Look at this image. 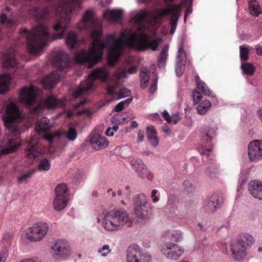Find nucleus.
I'll use <instances>...</instances> for the list:
<instances>
[{
	"label": "nucleus",
	"instance_id": "1",
	"mask_svg": "<svg viewBox=\"0 0 262 262\" xmlns=\"http://www.w3.org/2000/svg\"><path fill=\"white\" fill-rule=\"evenodd\" d=\"M148 34L141 33L139 39V34L126 29L120 32V37L117 38L114 34H108L105 39L107 44L109 46L108 59L112 64L116 63L121 56V53L125 45L135 48L140 51L150 49L156 51L159 43L157 39L151 41L148 40Z\"/></svg>",
	"mask_w": 262,
	"mask_h": 262
},
{
	"label": "nucleus",
	"instance_id": "2",
	"mask_svg": "<svg viewBox=\"0 0 262 262\" xmlns=\"http://www.w3.org/2000/svg\"><path fill=\"white\" fill-rule=\"evenodd\" d=\"M7 116H4V121L5 126L10 132L4 137L3 148L0 149V157L14 152L20 146L21 140L18 126L14 123L21 116V113L18 106L14 103L11 102L6 107Z\"/></svg>",
	"mask_w": 262,
	"mask_h": 262
},
{
	"label": "nucleus",
	"instance_id": "3",
	"mask_svg": "<svg viewBox=\"0 0 262 262\" xmlns=\"http://www.w3.org/2000/svg\"><path fill=\"white\" fill-rule=\"evenodd\" d=\"M19 100L34 114H39L45 109L53 110L63 105L62 101L53 95L47 96L43 100L38 102L35 95V87L23 88L19 93Z\"/></svg>",
	"mask_w": 262,
	"mask_h": 262
},
{
	"label": "nucleus",
	"instance_id": "4",
	"mask_svg": "<svg viewBox=\"0 0 262 262\" xmlns=\"http://www.w3.org/2000/svg\"><path fill=\"white\" fill-rule=\"evenodd\" d=\"M102 34L101 29L92 31L91 37L93 40L92 46L89 51L81 50L76 53L75 60L77 63L85 64L88 63V68H92L101 61L106 47L105 43L99 38Z\"/></svg>",
	"mask_w": 262,
	"mask_h": 262
},
{
	"label": "nucleus",
	"instance_id": "5",
	"mask_svg": "<svg viewBox=\"0 0 262 262\" xmlns=\"http://www.w3.org/2000/svg\"><path fill=\"white\" fill-rule=\"evenodd\" d=\"M80 0H61L56 10L57 23L53 25L54 31H61L53 35V39L63 37L72 16L81 9Z\"/></svg>",
	"mask_w": 262,
	"mask_h": 262
},
{
	"label": "nucleus",
	"instance_id": "6",
	"mask_svg": "<svg viewBox=\"0 0 262 262\" xmlns=\"http://www.w3.org/2000/svg\"><path fill=\"white\" fill-rule=\"evenodd\" d=\"M20 33L26 34L27 48L32 54H36L42 50L50 37L48 27L43 24L35 27L31 31L24 29Z\"/></svg>",
	"mask_w": 262,
	"mask_h": 262
},
{
	"label": "nucleus",
	"instance_id": "7",
	"mask_svg": "<svg viewBox=\"0 0 262 262\" xmlns=\"http://www.w3.org/2000/svg\"><path fill=\"white\" fill-rule=\"evenodd\" d=\"M129 221V215L124 210H112L105 215L103 226L108 231L120 229Z\"/></svg>",
	"mask_w": 262,
	"mask_h": 262
},
{
	"label": "nucleus",
	"instance_id": "8",
	"mask_svg": "<svg viewBox=\"0 0 262 262\" xmlns=\"http://www.w3.org/2000/svg\"><path fill=\"white\" fill-rule=\"evenodd\" d=\"M108 77V72L105 68H97L94 69L89 75L87 80L81 82L80 86L76 89L73 93V97L78 98L84 92L92 89L96 79L106 80Z\"/></svg>",
	"mask_w": 262,
	"mask_h": 262
},
{
	"label": "nucleus",
	"instance_id": "9",
	"mask_svg": "<svg viewBox=\"0 0 262 262\" xmlns=\"http://www.w3.org/2000/svg\"><path fill=\"white\" fill-rule=\"evenodd\" d=\"M254 242L253 237L247 233H241L237 241L232 243L230 250L234 259L237 260L243 259L246 255V249L248 246Z\"/></svg>",
	"mask_w": 262,
	"mask_h": 262
},
{
	"label": "nucleus",
	"instance_id": "10",
	"mask_svg": "<svg viewBox=\"0 0 262 262\" xmlns=\"http://www.w3.org/2000/svg\"><path fill=\"white\" fill-rule=\"evenodd\" d=\"M133 208L135 215L140 219H144L151 210V205L148 203L143 193L136 194L134 197Z\"/></svg>",
	"mask_w": 262,
	"mask_h": 262
},
{
	"label": "nucleus",
	"instance_id": "11",
	"mask_svg": "<svg viewBox=\"0 0 262 262\" xmlns=\"http://www.w3.org/2000/svg\"><path fill=\"white\" fill-rule=\"evenodd\" d=\"M49 226L45 222H38L26 230L27 238L33 242L41 241L47 234Z\"/></svg>",
	"mask_w": 262,
	"mask_h": 262
},
{
	"label": "nucleus",
	"instance_id": "12",
	"mask_svg": "<svg viewBox=\"0 0 262 262\" xmlns=\"http://www.w3.org/2000/svg\"><path fill=\"white\" fill-rule=\"evenodd\" d=\"M217 128L214 126H207L201 133L202 140L204 143H206L208 145L204 146L202 148H199V151L203 155H206L208 157L209 152L212 150L213 145L211 143L212 140L216 136Z\"/></svg>",
	"mask_w": 262,
	"mask_h": 262
},
{
	"label": "nucleus",
	"instance_id": "13",
	"mask_svg": "<svg viewBox=\"0 0 262 262\" xmlns=\"http://www.w3.org/2000/svg\"><path fill=\"white\" fill-rule=\"evenodd\" d=\"M55 193L56 196L53 203L54 209L56 211H61L67 206L69 200L66 184H58L55 189Z\"/></svg>",
	"mask_w": 262,
	"mask_h": 262
},
{
	"label": "nucleus",
	"instance_id": "14",
	"mask_svg": "<svg viewBox=\"0 0 262 262\" xmlns=\"http://www.w3.org/2000/svg\"><path fill=\"white\" fill-rule=\"evenodd\" d=\"M52 127L49 119L46 117L41 118L36 123V130L39 134L44 133L43 138L47 141L51 142L55 137H59L58 133L52 134L50 130Z\"/></svg>",
	"mask_w": 262,
	"mask_h": 262
},
{
	"label": "nucleus",
	"instance_id": "15",
	"mask_svg": "<svg viewBox=\"0 0 262 262\" xmlns=\"http://www.w3.org/2000/svg\"><path fill=\"white\" fill-rule=\"evenodd\" d=\"M53 255L56 259H67L71 254V248L65 239L57 241L52 247Z\"/></svg>",
	"mask_w": 262,
	"mask_h": 262
},
{
	"label": "nucleus",
	"instance_id": "16",
	"mask_svg": "<svg viewBox=\"0 0 262 262\" xmlns=\"http://www.w3.org/2000/svg\"><path fill=\"white\" fill-rule=\"evenodd\" d=\"M151 256L141 252L137 246L128 247L127 250V262H150Z\"/></svg>",
	"mask_w": 262,
	"mask_h": 262
},
{
	"label": "nucleus",
	"instance_id": "17",
	"mask_svg": "<svg viewBox=\"0 0 262 262\" xmlns=\"http://www.w3.org/2000/svg\"><path fill=\"white\" fill-rule=\"evenodd\" d=\"M162 251L168 258L177 260L183 255L184 250L183 247L177 244L167 243L163 247Z\"/></svg>",
	"mask_w": 262,
	"mask_h": 262
},
{
	"label": "nucleus",
	"instance_id": "18",
	"mask_svg": "<svg viewBox=\"0 0 262 262\" xmlns=\"http://www.w3.org/2000/svg\"><path fill=\"white\" fill-rule=\"evenodd\" d=\"M130 163L132 168L137 172L140 178L142 179L146 178L149 180H151V174L148 171L146 166L141 159L133 158Z\"/></svg>",
	"mask_w": 262,
	"mask_h": 262
},
{
	"label": "nucleus",
	"instance_id": "19",
	"mask_svg": "<svg viewBox=\"0 0 262 262\" xmlns=\"http://www.w3.org/2000/svg\"><path fill=\"white\" fill-rule=\"evenodd\" d=\"M248 155L250 161L262 158V140H254L249 143Z\"/></svg>",
	"mask_w": 262,
	"mask_h": 262
},
{
	"label": "nucleus",
	"instance_id": "20",
	"mask_svg": "<svg viewBox=\"0 0 262 262\" xmlns=\"http://www.w3.org/2000/svg\"><path fill=\"white\" fill-rule=\"evenodd\" d=\"M97 19L94 16V12L87 10L84 13L79 28L81 30H89L96 27Z\"/></svg>",
	"mask_w": 262,
	"mask_h": 262
},
{
	"label": "nucleus",
	"instance_id": "21",
	"mask_svg": "<svg viewBox=\"0 0 262 262\" xmlns=\"http://www.w3.org/2000/svg\"><path fill=\"white\" fill-rule=\"evenodd\" d=\"M90 142L92 148L96 150L105 148L108 145V141L104 136L99 134L92 133L90 136Z\"/></svg>",
	"mask_w": 262,
	"mask_h": 262
},
{
	"label": "nucleus",
	"instance_id": "22",
	"mask_svg": "<svg viewBox=\"0 0 262 262\" xmlns=\"http://www.w3.org/2000/svg\"><path fill=\"white\" fill-rule=\"evenodd\" d=\"M53 64L60 70L69 68L70 62L68 54L62 51L58 52L54 57Z\"/></svg>",
	"mask_w": 262,
	"mask_h": 262
},
{
	"label": "nucleus",
	"instance_id": "23",
	"mask_svg": "<svg viewBox=\"0 0 262 262\" xmlns=\"http://www.w3.org/2000/svg\"><path fill=\"white\" fill-rule=\"evenodd\" d=\"M60 78V76L58 73L52 72L42 79L41 83L46 90L52 89L59 81Z\"/></svg>",
	"mask_w": 262,
	"mask_h": 262
},
{
	"label": "nucleus",
	"instance_id": "24",
	"mask_svg": "<svg viewBox=\"0 0 262 262\" xmlns=\"http://www.w3.org/2000/svg\"><path fill=\"white\" fill-rule=\"evenodd\" d=\"M41 152L38 143L34 142L33 139L29 142L27 148L25 150V156L29 159H33L38 157Z\"/></svg>",
	"mask_w": 262,
	"mask_h": 262
},
{
	"label": "nucleus",
	"instance_id": "25",
	"mask_svg": "<svg viewBox=\"0 0 262 262\" xmlns=\"http://www.w3.org/2000/svg\"><path fill=\"white\" fill-rule=\"evenodd\" d=\"M248 190L250 194L255 199L262 200V183L253 180L248 184Z\"/></svg>",
	"mask_w": 262,
	"mask_h": 262
},
{
	"label": "nucleus",
	"instance_id": "26",
	"mask_svg": "<svg viewBox=\"0 0 262 262\" xmlns=\"http://www.w3.org/2000/svg\"><path fill=\"white\" fill-rule=\"evenodd\" d=\"M15 51L13 49H10L9 51L5 53L4 60L3 61V66L7 68H15L17 62L14 58Z\"/></svg>",
	"mask_w": 262,
	"mask_h": 262
},
{
	"label": "nucleus",
	"instance_id": "27",
	"mask_svg": "<svg viewBox=\"0 0 262 262\" xmlns=\"http://www.w3.org/2000/svg\"><path fill=\"white\" fill-rule=\"evenodd\" d=\"M148 13L147 11H141L133 17L135 23L138 25L137 30L139 31H144L145 29L144 21L148 18Z\"/></svg>",
	"mask_w": 262,
	"mask_h": 262
},
{
	"label": "nucleus",
	"instance_id": "28",
	"mask_svg": "<svg viewBox=\"0 0 262 262\" xmlns=\"http://www.w3.org/2000/svg\"><path fill=\"white\" fill-rule=\"evenodd\" d=\"M33 14L36 19L39 22H41L49 18L51 15V12L48 7L42 9L36 8L34 10Z\"/></svg>",
	"mask_w": 262,
	"mask_h": 262
},
{
	"label": "nucleus",
	"instance_id": "29",
	"mask_svg": "<svg viewBox=\"0 0 262 262\" xmlns=\"http://www.w3.org/2000/svg\"><path fill=\"white\" fill-rule=\"evenodd\" d=\"M104 17L111 21L117 22L123 16V11L119 9L107 10L104 13Z\"/></svg>",
	"mask_w": 262,
	"mask_h": 262
},
{
	"label": "nucleus",
	"instance_id": "30",
	"mask_svg": "<svg viewBox=\"0 0 262 262\" xmlns=\"http://www.w3.org/2000/svg\"><path fill=\"white\" fill-rule=\"evenodd\" d=\"M11 77L9 74H4L0 76V94H4L9 90Z\"/></svg>",
	"mask_w": 262,
	"mask_h": 262
},
{
	"label": "nucleus",
	"instance_id": "31",
	"mask_svg": "<svg viewBox=\"0 0 262 262\" xmlns=\"http://www.w3.org/2000/svg\"><path fill=\"white\" fill-rule=\"evenodd\" d=\"M147 137L152 146L156 147L159 143L157 133L153 126H149L147 128Z\"/></svg>",
	"mask_w": 262,
	"mask_h": 262
},
{
	"label": "nucleus",
	"instance_id": "32",
	"mask_svg": "<svg viewBox=\"0 0 262 262\" xmlns=\"http://www.w3.org/2000/svg\"><path fill=\"white\" fill-rule=\"evenodd\" d=\"M169 47L165 45L162 49L158 58L157 66L159 68L165 67L168 58V51Z\"/></svg>",
	"mask_w": 262,
	"mask_h": 262
},
{
	"label": "nucleus",
	"instance_id": "33",
	"mask_svg": "<svg viewBox=\"0 0 262 262\" xmlns=\"http://www.w3.org/2000/svg\"><path fill=\"white\" fill-rule=\"evenodd\" d=\"M67 45L71 48H77L79 45L78 37L75 33L70 32L66 38Z\"/></svg>",
	"mask_w": 262,
	"mask_h": 262
},
{
	"label": "nucleus",
	"instance_id": "34",
	"mask_svg": "<svg viewBox=\"0 0 262 262\" xmlns=\"http://www.w3.org/2000/svg\"><path fill=\"white\" fill-rule=\"evenodd\" d=\"M215 196H211L204 201V208L207 211H214L217 208V201Z\"/></svg>",
	"mask_w": 262,
	"mask_h": 262
},
{
	"label": "nucleus",
	"instance_id": "35",
	"mask_svg": "<svg viewBox=\"0 0 262 262\" xmlns=\"http://www.w3.org/2000/svg\"><path fill=\"white\" fill-rule=\"evenodd\" d=\"M211 106V102L208 100H204L196 106L197 112L200 115H204L208 111Z\"/></svg>",
	"mask_w": 262,
	"mask_h": 262
},
{
	"label": "nucleus",
	"instance_id": "36",
	"mask_svg": "<svg viewBox=\"0 0 262 262\" xmlns=\"http://www.w3.org/2000/svg\"><path fill=\"white\" fill-rule=\"evenodd\" d=\"M140 85L142 89L147 87L149 80V75L148 73L146 71L142 70L140 74Z\"/></svg>",
	"mask_w": 262,
	"mask_h": 262
},
{
	"label": "nucleus",
	"instance_id": "37",
	"mask_svg": "<svg viewBox=\"0 0 262 262\" xmlns=\"http://www.w3.org/2000/svg\"><path fill=\"white\" fill-rule=\"evenodd\" d=\"M249 9L251 15L257 16L260 13V9L256 1H251L249 4Z\"/></svg>",
	"mask_w": 262,
	"mask_h": 262
},
{
	"label": "nucleus",
	"instance_id": "38",
	"mask_svg": "<svg viewBox=\"0 0 262 262\" xmlns=\"http://www.w3.org/2000/svg\"><path fill=\"white\" fill-rule=\"evenodd\" d=\"M241 68L243 72L247 75H251L255 72V68L254 66L250 63H242Z\"/></svg>",
	"mask_w": 262,
	"mask_h": 262
},
{
	"label": "nucleus",
	"instance_id": "39",
	"mask_svg": "<svg viewBox=\"0 0 262 262\" xmlns=\"http://www.w3.org/2000/svg\"><path fill=\"white\" fill-rule=\"evenodd\" d=\"M162 117L168 123H172L173 124H176L179 119L178 118V116L177 115H172L171 117L168 112L167 111H164L162 113Z\"/></svg>",
	"mask_w": 262,
	"mask_h": 262
},
{
	"label": "nucleus",
	"instance_id": "40",
	"mask_svg": "<svg viewBox=\"0 0 262 262\" xmlns=\"http://www.w3.org/2000/svg\"><path fill=\"white\" fill-rule=\"evenodd\" d=\"M195 80L198 89L201 91L203 94H206L208 89L205 82L200 79L198 75L195 76Z\"/></svg>",
	"mask_w": 262,
	"mask_h": 262
},
{
	"label": "nucleus",
	"instance_id": "41",
	"mask_svg": "<svg viewBox=\"0 0 262 262\" xmlns=\"http://www.w3.org/2000/svg\"><path fill=\"white\" fill-rule=\"evenodd\" d=\"M51 168L50 161L47 159L41 160L38 164V169L40 171H48Z\"/></svg>",
	"mask_w": 262,
	"mask_h": 262
},
{
	"label": "nucleus",
	"instance_id": "42",
	"mask_svg": "<svg viewBox=\"0 0 262 262\" xmlns=\"http://www.w3.org/2000/svg\"><path fill=\"white\" fill-rule=\"evenodd\" d=\"M176 6L170 5L166 9L159 10L157 13L158 17L162 18L173 12Z\"/></svg>",
	"mask_w": 262,
	"mask_h": 262
},
{
	"label": "nucleus",
	"instance_id": "43",
	"mask_svg": "<svg viewBox=\"0 0 262 262\" xmlns=\"http://www.w3.org/2000/svg\"><path fill=\"white\" fill-rule=\"evenodd\" d=\"M36 170L34 169H30L27 172L22 174L17 178V182L19 183L26 181L27 179H30L35 173Z\"/></svg>",
	"mask_w": 262,
	"mask_h": 262
},
{
	"label": "nucleus",
	"instance_id": "44",
	"mask_svg": "<svg viewBox=\"0 0 262 262\" xmlns=\"http://www.w3.org/2000/svg\"><path fill=\"white\" fill-rule=\"evenodd\" d=\"M219 166L216 164L209 166L206 170V175L211 178L215 176V175L219 173Z\"/></svg>",
	"mask_w": 262,
	"mask_h": 262
},
{
	"label": "nucleus",
	"instance_id": "45",
	"mask_svg": "<svg viewBox=\"0 0 262 262\" xmlns=\"http://www.w3.org/2000/svg\"><path fill=\"white\" fill-rule=\"evenodd\" d=\"M249 49L247 47L243 46H240V57L242 62L249 59Z\"/></svg>",
	"mask_w": 262,
	"mask_h": 262
},
{
	"label": "nucleus",
	"instance_id": "46",
	"mask_svg": "<svg viewBox=\"0 0 262 262\" xmlns=\"http://www.w3.org/2000/svg\"><path fill=\"white\" fill-rule=\"evenodd\" d=\"M137 71V68L135 66L130 67L128 69H124L120 72V76L125 78L127 76V74H133Z\"/></svg>",
	"mask_w": 262,
	"mask_h": 262
},
{
	"label": "nucleus",
	"instance_id": "47",
	"mask_svg": "<svg viewBox=\"0 0 262 262\" xmlns=\"http://www.w3.org/2000/svg\"><path fill=\"white\" fill-rule=\"evenodd\" d=\"M179 10L177 7H176L173 12H172L170 14L171 15V18L170 19V24L171 26H177V23L179 19Z\"/></svg>",
	"mask_w": 262,
	"mask_h": 262
},
{
	"label": "nucleus",
	"instance_id": "48",
	"mask_svg": "<svg viewBox=\"0 0 262 262\" xmlns=\"http://www.w3.org/2000/svg\"><path fill=\"white\" fill-rule=\"evenodd\" d=\"M183 238L182 232L179 230H174L171 235V239L175 242H179Z\"/></svg>",
	"mask_w": 262,
	"mask_h": 262
},
{
	"label": "nucleus",
	"instance_id": "49",
	"mask_svg": "<svg viewBox=\"0 0 262 262\" xmlns=\"http://www.w3.org/2000/svg\"><path fill=\"white\" fill-rule=\"evenodd\" d=\"M77 136V133L75 128L73 127H70L67 133V138L69 140L74 141Z\"/></svg>",
	"mask_w": 262,
	"mask_h": 262
},
{
	"label": "nucleus",
	"instance_id": "50",
	"mask_svg": "<svg viewBox=\"0 0 262 262\" xmlns=\"http://www.w3.org/2000/svg\"><path fill=\"white\" fill-rule=\"evenodd\" d=\"M111 252V249L110 248L109 245H104L102 247L99 249L98 252L101 253L102 256H106L108 253Z\"/></svg>",
	"mask_w": 262,
	"mask_h": 262
},
{
	"label": "nucleus",
	"instance_id": "51",
	"mask_svg": "<svg viewBox=\"0 0 262 262\" xmlns=\"http://www.w3.org/2000/svg\"><path fill=\"white\" fill-rule=\"evenodd\" d=\"M184 190L188 193L193 192L194 188L192 183L188 180H186L183 182Z\"/></svg>",
	"mask_w": 262,
	"mask_h": 262
},
{
	"label": "nucleus",
	"instance_id": "52",
	"mask_svg": "<svg viewBox=\"0 0 262 262\" xmlns=\"http://www.w3.org/2000/svg\"><path fill=\"white\" fill-rule=\"evenodd\" d=\"M185 68V65L184 64H177L176 66V72L178 77L181 76L184 71Z\"/></svg>",
	"mask_w": 262,
	"mask_h": 262
},
{
	"label": "nucleus",
	"instance_id": "53",
	"mask_svg": "<svg viewBox=\"0 0 262 262\" xmlns=\"http://www.w3.org/2000/svg\"><path fill=\"white\" fill-rule=\"evenodd\" d=\"M192 96L193 101L195 103H198L202 99V96L201 93L196 90L193 92Z\"/></svg>",
	"mask_w": 262,
	"mask_h": 262
},
{
	"label": "nucleus",
	"instance_id": "54",
	"mask_svg": "<svg viewBox=\"0 0 262 262\" xmlns=\"http://www.w3.org/2000/svg\"><path fill=\"white\" fill-rule=\"evenodd\" d=\"M159 195L160 193L158 192V190L157 189H153L151 194V198L152 199V202H157L159 200Z\"/></svg>",
	"mask_w": 262,
	"mask_h": 262
},
{
	"label": "nucleus",
	"instance_id": "55",
	"mask_svg": "<svg viewBox=\"0 0 262 262\" xmlns=\"http://www.w3.org/2000/svg\"><path fill=\"white\" fill-rule=\"evenodd\" d=\"M131 94L130 90L126 88H123L120 90L119 94L121 98L128 96Z\"/></svg>",
	"mask_w": 262,
	"mask_h": 262
},
{
	"label": "nucleus",
	"instance_id": "56",
	"mask_svg": "<svg viewBox=\"0 0 262 262\" xmlns=\"http://www.w3.org/2000/svg\"><path fill=\"white\" fill-rule=\"evenodd\" d=\"M186 57V53L184 50V47L182 44H181L179 47V50L177 54V58H184Z\"/></svg>",
	"mask_w": 262,
	"mask_h": 262
},
{
	"label": "nucleus",
	"instance_id": "57",
	"mask_svg": "<svg viewBox=\"0 0 262 262\" xmlns=\"http://www.w3.org/2000/svg\"><path fill=\"white\" fill-rule=\"evenodd\" d=\"M7 255L8 254L7 250H2L0 252V262H5L6 259Z\"/></svg>",
	"mask_w": 262,
	"mask_h": 262
},
{
	"label": "nucleus",
	"instance_id": "58",
	"mask_svg": "<svg viewBox=\"0 0 262 262\" xmlns=\"http://www.w3.org/2000/svg\"><path fill=\"white\" fill-rule=\"evenodd\" d=\"M124 107L123 102L121 101L116 105L114 110L116 112H120L124 109Z\"/></svg>",
	"mask_w": 262,
	"mask_h": 262
},
{
	"label": "nucleus",
	"instance_id": "59",
	"mask_svg": "<svg viewBox=\"0 0 262 262\" xmlns=\"http://www.w3.org/2000/svg\"><path fill=\"white\" fill-rule=\"evenodd\" d=\"M7 15L4 14L2 13L0 15V23L2 25L5 24V23H7Z\"/></svg>",
	"mask_w": 262,
	"mask_h": 262
},
{
	"label": "nucleus",
	"instance_id": "60",
	"mask_svg": "<svg viewBox=\"0 0 262 262\" xmlns=\"http://www.w3.org/2000/svg\"><path fill=\"white\" fill-rule=\"evenodd\" d=\"M144 138V133L143 130H139L138 134V140L139 142H142Z\"/></svg>",
	"mask_w": 262,
	"mask_h": 262
},
{
	"label": "nucleus",
	"instance_id": "61",
	"mask_svg": "<svg viewBox=\"0 0 262 262\" xmlns=\"http://www.w3.org/2000/svg\"><path fill=\"white\" fill-rule=\"evenodd\" d=\"M11 238V234L9 232H6L3 237V240L6 242L9 243Z\"/></svg>",
	"mask_w": 262,
	"mask_h": 262
},
{
	"label": "nucleus",
	"instance_id": "62",
	"mask_svg": "<svg viewBox=\"0 0 262 262\" xmlns=\"http://www.w3.org/2000/svg\"><path fill=\"white\" fill-rule=\"evenodd\" d=\"M186 57L184 58H177V64H186Z\"/></svg>",
	"mask_w": 262,
	"mask_h": 262
},
{
	"label": "nucleus",
	"instance_id": "63",
	"mask_svg": "<svg viewBox=\"0 0 262 262\" xmlns=\"http://www.w3.org/2000/svg\"><path fill=\"white\" fill-rule=\"evenodd\" d=\"M157 89V81L155 80L151 85L150 91L151 93H154Z\"/></svg>",
	"mask_w": 262,
	"mask_h": 262
},
{
	"label": "nucleus",
	"instance_id": "64",
	"mask_svg": "<svg viewBox=\"0 0 262 262\" xmlns=\"http://www.w3.org/2000/svg\"><path fill=\"white\" fill-rule=\"evenodd\" d=\"M105 135L107 136L112 137L114 135V133L112 128L111 127H108L105 132Z\"/></svg>",
	"mask_w": 262,
	"mask_h": 262
}]
</instances>
